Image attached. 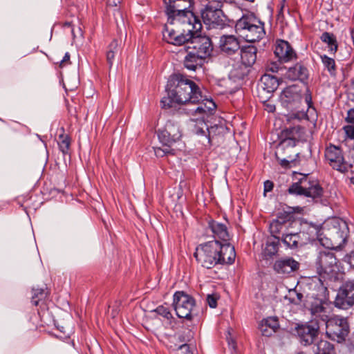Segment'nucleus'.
<instances>
[{
  "instance_id": "nucleus-1",
  "label": "nucleus",
  "mask_w": 354,
  "mask_h": 354,
  "mask_svg": "<svg viewBox=\"0 0 354 354\" xmlns=\"http://www.w3.org/2000/svg\"><path fill=\"white\" fill-rule=\"evenodd\" d=\"M190 32L186 28H178L174 27L167 28L165 40L173 45L184 46L185 50H191L205 59L211 55L213 50V45L209 37L197 35L198 30L191 27Z\"/></svg>"
},
{
  "instance_id": "nucleus-2",
  "label": "nucleus",
  "mask_w": 354,
  "mask_h": 354,
  "mask_svg": "<svg viewBox=\"0 0 354 354\" xmlns=\"http://www.w3.org/2000/svg\"><path fill=\"white\" fill-rule=\"evenodd\" d=\"M197 262L202 267L211 269L218 265L234 263L236 252L230 243H222L214 240L199 245L194 254Z\"/></svg>"
},
{
  "instance_id": "nucleus-3",
  "label": "nucleus",
  "mask_w": 354,
  "mask_h": 354,
  "mask_svg": "<svg viewBox=\"0 0 354 354\" xmlns=\"http://www.w3.org/2000/svg\"><path fill=\"white\" fill-rule=\"evenodd\" d=\"M166 13L168 17L167 23L165 25L162 31L163 38L166 36L167 28L174 27L178 28H186L187 31H192L191 27L196 30H200L202 24L198 16L189 10L191 6L190 0H165Z\"/></svg>"
},
{
  "instance_id": "nucleus-4",
  "label": "nucleus",
  "mask_w": 354,
  "mask_h": 354,
  "mask_svg": "<svg viewBox=\"0 0 354 354\" xmlns=\"http://www.w3.org/2000/svg\"><path fill=\"white\" fill-rule=\"evenodd\" d=\"M168 85L172 88L170 95L176 104H196L202 100L203 95L198 86L181 75H171L168 80Z\"/></svg>"
},
{
  "instance_id": "nucleus-5",
  "label": "nucleus",
  "mask_w": 354,
  "mask_h": 354,
  "mask_svg": "<svg viewBox=\"0 0 354 354\" xmlns=\"http://www.w3.org/2000/svg\"><path fill=\"white\" fill-rule=\"evenodd\" d=\"M235 30L240 37L250 43L259 41L266 35L264 23L253 14L243 15L237 20Z\"/></svg>"
},
{
  "instance_id": "nucleus-6",
  "label": "nucleus",
  "mask_w": 354,
  "mask_h": 354,
  "mask_svg": "<svg viewBox=\"0 0 354 354\" xmlns=\"http://www.w3.org/2000/svg\"><path fill=\"white\" fill-rule=\"evenodd\" d=\"M321 230L319 225L305 223L299 232L286 233L283 235L281 241L291 249L301 248L316 239L321 241Z\"/></svg>"
},
{
  "instance_id": "nucleus-7",
  "label": "nucleus",
  "mask_w": 354,
  "mask_h": 354,
  "mask_svg": "<svg viewBox=\"0 0 354 354\" xmlns=\"http://www.w3.org/2000/svg\"><path fill=\"white\" fill-rule=\"evenodd\" d=\"M182 133L178 124L169 120L162 129L158 131L159 141L162 147H153L155 155L157 157H163L167 155H174L175 149L173 145L180 140Z\"/></svg>"
},
{
  "instance_id": "nucleus-8",
  "label": "nucleus",
  "mask_w": 354,
  "mask_h": 354,
  "mask_svg": "<svg viewBox=\"0 0 354 354\" xmlns=\"http://www.w3.org/2000/svg\"><path fill=\"white\" fill-rule=\"evenodd\" d=\"M208 3L201 11V17L208 28H216L224 25L223 3L220 0H199Z\"/></svg>"
},
{
  "instance_id": "nucleus-9",
  "label": "nucleus",
  "mask_w": 354,
  "mask_h": 354,
  "mask_svg": "<svg viewBox=\"0 0 354 354\" xmlns=\"http://www.w3.org/2000/svg\"><path fill=\"white\" fill-rule=\"evenodd\" d=\"M326 335L332 341L339 344L345 342L350 333L349 324L346 318L335 315L325 324Z\"/></svg>"
},
{
  "instance_id": "nucleus-10",
  "label": "nucleus",
  "mask_w": 354,
  "mask_h": 354,
  "mask_svg": "<svg viewBox=\"0 0 354 354\" xmlns=\"http://www.w3.org/2000/svg\"><path fill=\"white\" fill-rule=\"evenodd\" d=\"M288 192L290 194L305 196L313 198H320L323 194V189L315 180H310L305 176L298 182L292 183Z\"/></svg>"
},
{
  "instance_id": "nucleus-11",
  "label": "nucleus",
  "mask_w": 354,
  "mask_h": 354,
  "mask_svg": "<svg viewBox=\"0 0 354 354\" xmlns=\"http://www.w3.org/2000/svg\"><path fill=\"white\" fill-rule=\"evenodd\" d=\"M173 304L176 315L180 318L192 320L195 307V299L183 291H178L174 295Z\"/></svg>"
},
{
  "instance_id": "nucleus-12",
  "label": "nucleus",
  "mask_w": 354,
  "mask_h": 354,
  "mask_svg": "<svg viewBox=\"0 0 354 354\" xmlns=\"http://www.w3.org/2000/svg\"><path fill=\"white\" fill-rule=\"evenodd\" d=\"M333 304L342 310H348L354 306V279L344 282L339 288Z\"/></svg>"
},
{
  "instance_id": "nucleus-13",
  "label": "nucleus",
  "mask_w": 354,
  "mask_h": 354,
  "mask_svg": "<svg viewBox=\"0 0 354 354\" xmlns=\"http://www.w3.org/2000/svg\"><path fill=\"white\" fill-rule=\"evenodd\" d=\"M320 326L318 322L310 321L306 324H299L295 327L296 334L301 344L308 346L314 342L318 336Z\"/></svg>"
},
{
  "instance_id": "nucleus-14",
  "label": "nucleus",
  "mask_w": 354,
  "mask_h": 354,
  "mask_svg": "<svg viewBox=\"0 0 354 354\" xmlns=\"http://www.w3.org/2000/svg\"><path fill=\"white\" fill-rule=\"evenodd\" d=\"M325 157L330 165L342 173L348 171L351 165L344 161L342 150L339 147L330 145L325 151Z\"/></svg>"
},
{
  "instance_id": "nucleus-15",
  "label": "nucleus",
  "mask_w": 354,
  "mask_h": 354,
  "mask_svg": "<svg viewBox=\"0 0 354 354\" xmlns=\"http://www.w3.org/2000/svg\"><path fill=\"white\" fill-rule=\"evenodd\" d=\"M337 259L333 252L328 250L319 252L315 261V268L317 274L324 278L333 271V267L336 265Z\"/></svg>"
},
{
  "instance_id": "nucleus-16",
  "label": "nucleus",
  "mask_w": 354,
  "mask_h": 354,
  "mask_svg": "<svg viewBox=\"0 0 354 354\" xmlns=\"http://www.w3.org/2000/svg\"><path fill=\"white\" fill-rule=\"evenodd\" d=\"M257 48L253 45H248L241 48L240 55L242 64L244 66L241 72H235L238 79H243L257 60Z\"/></svg>"
},
{
  "instance_id": "nucleus-17",
  "label": "nucleus",
  "mask_w": 354,
  "mask_h": 354,
  "mask_svg": "<svg viewBox=\"0 0 354 354\" xmlns=\"http://www.w3.org/2000/svg\"><path fill=\"white\" fill-rule=\"evenodd\" d=\"M274 55L280 62H288L296 60L297 55L291 45L285 40H277L274 50Z\"/></svg>"
},
{
  "instance_id": "nucleus-18",
  "label": "nucleus",
  "mask_w": 354,
  "mask_h": 354,
  "mask_svg": "<svg viewBox=\"0 0 354 354\" xmlns=\"http://www.w3.org/2000/svg\"><path fill=\"white\" fill-rule=\"evenodd\" d=\"M293 218V214L290 212H279L277 214V218L273 220L270 224V231L273 237H278L283 229L288 227V224Z\"/></svg>"
},
{
  "instance_id": "nucleus-19",
  "label": "nucleus",
  "mask_w": 354,
  "mask_h": 354,
  "mask_svg": "<svg viewBox=\"0 0 354 354\" xmlns=\"http://www.w3.org/2000/svg\"><path fill=\"white\" fill-rule=\"evenodd\" d=\"M299 263L292 257H285L277 259L274 265V270L279 274H288L298 270Z\"/></svg>"
},
{
  "instance_id": "nucleus-20",
  "label": "nucleus",
  "mask_w": 354,
  "mask_h": 354,
  "mask_svg": "<svg viewBox=\"0 0 354 354\" xmlns=\"http://www.w3.org/2000/svg\"><path fill=\"white\" fill-rule=\"evenodd\" d=\"M219 48L222 53L232 55L241 49L239 39L232 35H225L220 37Z\"/></svg>"
},
{
  "instance_id": "nucleus-21",
  "label": "nucleus",
  "mask_w": 354,
  "mask_h": 354,
  "mask_svg": "<svg viewBox=\"0 0 354 354\" xmlns=\"http://www.w3.org/2000/svg\"><path fill=\"white\" fill-rule=\"evenodd\" d=\"M286 77L292 81L299 80L301 82H305L309 78V71L303 62H297L294 66L288 68Z\"/></svg>"
},
{
  "instance_id": "nucleus-22",
  "label": "nucleus",
  "mask_w": 354,
  "mask_h": 354,
  "mask_svg": "<svg viewBox=\"0 0 354 354\" xmlns=\"http://www.w3.org/2000/svg\"><path fill=\"white\" fill-rule=\"evenodd\" d=\"M309 310L313 317L311 321L318 322L319 324L322 322L325 324L330 318L328 315L327 308L324 306L322 301L313 302Z\"/></svg>"
},
{
  "instance_id": "nucleus-23",
  "label": "nucleus",
  "mask_w": 354,
  "mask_h": 354,
  "mask_svg": "<svg viewBox=\"0 0 354 354\" xmlns=\"http://www.w3.org/2000/svg\"><path fill=\"white\" fill-rule=\"evenodd\" d=\"M302 100L301 94L298 92L296 86H290L283 91V103L288 109L299 107Z\"/></svg>"
},
{
  "instance_id": "nucleus-24",
  "label": "nucleus",
  "mask_w": 354,
  "mask_h": 354,
  "mask_svg": "<svg viewBox=\"0 0 354 354\" xmlns=\"http://www.w3.org/2000/svg\"><path fill=\"white\" fill-rule=\"evenodd\" d=\"M208 226L215 239H221L224 242L223 243H228L227 241L230 240V234L227 227L225 224L216 221H210Z\"/></svg>"
},
{
  "instance_id": "nucleus-25",
  "label": "nucleus",
  "mask_w": 354,
  "mask_h": 354,
  "mask_svg": "<svg viewBox=\"0 0 354 354\" xmlns=\"http://www.w3.org/2000/svg\"><path fill=\"white\" fill-rule=\"evenodd\" d=\"M185 52L187 55L184 59V66L186 68L195 71L198 67H201L204 57L191 50H185Z\"/></svg>"
},
{
  "instance_id": "nucleus-26",
  "label": "nucleus",
  "mask_w": 354,
  "mask_h": 354,
  "mask_svg": "<svg viewBox=\"0 0 354 354\" xmlns=\"http://www.w3.org/2000/svg\"><path fill=\"white\" fill-rule=\"evenodd\" d=\"M314 354H335L334 345L325 339H320L313 346Z\"/></svg>"
},
{
  "instance_id": "nucleus-27",
  "label": "nucleus",
  "mask_w": 354,
  "mask_h": 354,
  "mask_svg": "<svg viewBox=\"0 0 354 354\" xmlns=\"http://www.w3.org/2000/svg\"><path fill=\"white\" fill-rule=\"evenodd\" d=\"M278 86V80L274 75L266 73L261 78V88L269 93L274 92Z\"/></svg>"
},
{
  "instance_id": "nucleus-28",
  "label": "nucleus",
  "mask_w": 354,
  "mask_h": 354,
  "mask_svg": "<svg viewBox=\"0 0 354 354\" xmlns=\"http://www.w3.org/2000/svg\"><path fill=\"white\" fill-rule=\"evenodd\" d=\"M280 239L279 237H273L266 241L263 254L265 259H268L275 256L279 250Z\"/></svg>"
},
{
  "instance_id": "nucleus-29",
  "label": "nucleus",
  "mask_w": 354,
  "mask_h": 354,
  "mask_svg": "<svg viewBox=\"0 0 354 354\" xmlns=\"http://www.w3.org/2000/svg\"><path fill=\"white\" fill-rule=\"evenodd\" d=\"M198 104H199L196 109L191 110L194 115H209L216 109V104L212 100H206L205 102Z\"/></svg>"
},
{
  "instance_id": "nucleus-30",
  "label": "nucleus",
  "mask_w": 354,
  "mask_h": 354,
  "mask_svg": "<svg viewBox=\"0 0 354 354\" xmlns=\"http://www.w3.org/2000/svg\"><path fill=\"white\" fill-rule=\"evenodd\" d=\"M322 42L327 44L328 52L335 54L338 49V44L335 35L333 33L324 32L320 37Z\"/></svg>"
},
{
  "instance_id": "nucleus-31",
  "label": "nucleus",
  "mask_w": 354,
  "mask_h": 354,
  "mask_svg": "<svg viewBox=\"0 0 354 354\" xmlns=\"http://www.w3.org/2000/svg\"><path fill=\"white\" fill-rule=\"evenodd\" d=\"M305 102L308 106L307 120L315 121L317 119V114L315 108L313 106L312 94L308 88H306L304 93Z\"/></svg>"
},
{
  "instance_id": "nucleus-32",
  "label": "nucleus",
  "mask_w": 354,
  "mask_h": 354,
  "mask_svg": "<svg viewBox=\"0 0 354 354\" xmlns=\"http://www.w3.org/2000/svg\"><path fill=\"white\" fill-rule=\"evenodd\" d=\"M320 59L324 69L326 70L331 76L335 77L337 75V66L335 59L326 55H321Z\"/></svg>"
},
{
  "instance_id": "nucleus-33",
  "label": "nucleus",
  "mask_w": 354,
  "mask_h": 354,
  "mask_svg": "<svg viewBox=\"0 0 354 354\" xmlns=\"http://www.w3.org/2000/svg\"><path fill=\"white\" fill-rule=\"evenodd\" d=\"M304 133V128L300 126H294L292 127L287 128L283 131V136L284 137L291 138L298 141Z\"/></svg>"
},
{
  "instance_id": "nucleus-34",
  "label": "nucleus",
  "mask_w": 354,
  "mask_h": 354,
  "mask_svg": "<svg viewBox=\"0 0 354 354\" xmlns=\"http://www.w3.org/2000/svg\"><path fill=\"white\" fill-rule=\"evenodd\" d=\"M48 291L44 288H33L32 290L31 302L33 305L37 306L39 301L46 299Z\"/></svg>"
},
{
  "instance_id": "nucleus-35",
  "label": "nucleus",
  "mask_w": 354,
  "mask_h": 354,
  "mask_svg": "<svg viewBox=\"0 0 354 354\" xmlns=\"http://www.w3.org/2000/svg\"><path fill=\"white\" fill-rule=\"evenodd\" d=\"M118 41L115 39L113 40L109 46V50L106 53V60L110 68L113 66V59L115 55L118 53Z\"/></svg>"
},
{
  "instance_id": "nucleus-36",
  "label": "nucleus",
  "mask_w": 354,
  "mask_h": 354,
  "mask_svg": "<svg viewBox=\"0 0 354 354\" xmlns=\"http://www.w3.org/2000/svg\"><path fill=\"white\" fill-rule=\"evenodd\" d=\"M58 145L59 149L64 154H66L68 152L70 147V138L68 135L62 133L59 136Z\"/></svg>"
},
{
  "instance_id": "nucleus-37",
  "label": "nucleus",
  "mask_w": 354,
  "mask_h": 354,
  "mask_svg": "<svg viewBox=\"0 0 354 354\" xmlns=\"http://www.w3.org/2000/svg\"><path fill=\"white\" fill-rule=\"evenodd\" d=\"M166 91H167V97H164L161 101L160 104L162 105V108H170L172 107L173 103H176V100L173 99L174 97H171L170 95V93L172 92V88L171 86H169L168 84L166 86Z\"/></svg>"
},
{
  "instance_id": "nucleus-38",
  "label": "nucleus",
  "mask_w": 354,
  "mask_h": 354,
  "mask_svg": "<svg viewBox=\"0 0 354 354\" xmlns=\"http://www.w3.org/2000/svg\"><path fill=\"white\" fill-rule=\"evenodd\" d=\"M155 311L157 313V314L162 316L163 317H165L167 319H170L171 318H172V315H171L170 310H169V308L167 307H165L163 306H160L156 308Z\"/></svg>"
},
{
  "instance_id": "nucleus-39",
  "label": "nucleus",
  "mask_w": 354,
  "mask_h": 354,
  "mask_svg": "<svg viewBox=\"0 0 354 354\" xmlns=\"http://www.w3.org/2000/svg\"><path fill=\"white\" fill-rule=\"evenodd\" d=\"M290 302L295 304H299L303 299V295L297 292L296 290H292L289 292Z\"/></svg>"
},
{
  "instance_id": "nucleus-40",
  "label": "nucleus",
  "mask_w": 354,
  "mask_h": 354,
  "mask_svg": "<svg viewBox=\"0 0 354 354\" xmlns=\"http://www.w3.org/2000/svg\"><path fill=\"white\" fill-rule=\"evenodd\" d=\"M297 140L291 138H288V137H285L280 142L279 145L282 147H293L296 145V143H297Z\"/></svg>"
},
{
  "instance_id": "nucleus-41",
  "label": "nucleus",
  "mask_w": 354,
  "mask_h": 354,
  "mask_svg": "<svg viewBox=\"0 0 354 354\" xmlns=\"http://www.w3.org/2000/svg\"><path fill=\"white\" fill-rule=\"evenodd\" d=\"M280 69L279 64L277 62H272L268 63L266 66V71L271 73H277Z\"/></svg>"
},
{
  "instance_id": "nucleus-42",
  "label": "nucleus",
  "mask_w": 354,
  "mask_h": 354,
  "mask_svg": "<svg viewBox=\"0 0 354 354\" xmlns=\"http://www.w3.org/2000/svg\"><path fill=\"white\" fill-rule=\"evenodd\" d=\"M344 130L347 137L354 139V124H349L344 127Z\"/></svg>"
},
{
  "instance_id": "nucleus-43",
  "label": "nucleus",
  "mask_w": 354,
  "mask_h": 354,
  "mask_svg": "<svg viewBox=\"0 0 354 354\" xmlns=\"http://www.w3.org/2000/svg\"><path fill=\"white\" fill-rule=\"evenodd\" d=\"M207 302L209 307L214 308L217 306V297L214 295H208L207 296Z\"/></svg>"
},
{
  "instance_id": "nucleus-44",
  "label": "nucleus",
  "mask_w": 354,
  "mask_h": 354,
  "mask_svg": "<svg viewBox=\"0 0 354 354\" xmlns=\"http://www.w3.org/2000/svg\"><path fill=\"white\" fill-rule=\"evenodd\" d=\"M178 354H192L189 346L187 344L180 345L178 347Z\"/></svg>"
},
{
  "instance_id": "nucleus-45",
  "label": "nucleus",
  "mask_w": 354,
  "mask_h": 354,
  "mask_svg": "<svg viewBox=\"0 0 354 354\" xmlns=\"http://www.w3.org/2000/svg\"><path fill=\"white\" fill-rule=\"evenodd\" d=\"M121 2L122 0H107V6L109 8H114V10L119 13L120 12L118 6L121 3Z\"/></svg>"
},
{
  "instance_id": "nucleus-46",
  "label": "nucleus",
  "mask_w": 354,
  "mask_h": 354,
  "mask_svg": "<svg viewBox=\"0 0 354 354\" xmlns=\"http://www.w3.org/2000/svg\"><path fill=\"white\" fill-rule=\"evenodd\" d=\"M292 117L299 120H301L304 119L307 120L308 115L306 111H298L297 113H292Z\"/></svg>"
},
{
  "instance_id": "nucleus-47",
  "label": "nucleus",
  "mask_w": 354,
  "mask_h": 354,
  "mask_svg": "<svg viewBox=\"0 0 354 354\" xmlns=\"http://www.w3.org/2000/svg\"><path fill=\"white\" fill-rule=\"evenodd\" d=\"M266 322H268V321H266ZM274 327V326H272L270 330H268L267 328V323H266V325H262L261 327V331L262 333V335H265V336L271 335L272 332H274V329H273Z\"/></svg>"
},
{
  "instance_id": "nucleus-48",
  "label": "nucleus",
  "mask_w": 354,
  "mask_h": 354,
  "mask_svg": "<svg viewBox=\"0 0 354 354\" xmlns=\"http://www.w3.org/2000/svg\"><path fill=\"white\" fill-rule=\"evenodd\" d=\"M346 120L349 124H354V109H352L348 111Z\"/></svg>"
},
{
  "instance_id": "nucleus-49",
  "label": "nucleus",
  "mask_w": 354,
  "mask_h": 354,
  "mask_svg": "<svg viewBox=\"0 0 354 354\" xmlns=\"http://www.w3.org/2000/svg\"><path fill=\"white\" fill-rule=\"evenodd\" d=\"M70 62V54L68 53H66L63 59L60 61L59 66L63 67L66 65V63Z\"/></svg>"
},
{
  "instance_id": "nucleus-50",
  "label": "nucleus",
  "mask_w": 354,
  "mask_h": 354,
  "mask_svg": "<svg viewBox=\"0 0 354 354\" xmlns=\"http://www.w3.org/2000/svg\"><path fill=\"white\" fill-rule=\"evenodd\" d=\"M273 189V183L270 180H266L264 183V192H268L272 191Z\"/></svg>"
},
{
  "instance_id": "nucleus-51",
  "label": "nucleus",
  "mask_w": 354,
  "mask_h": 354,
  "mask_svg": "<svg viewBox=\"0 0 354 354\" xmlns=\"http://www.w3.org/2000/svg\"><path fill=\"white\" fill-rule=\"evenodd\" d=\"M227 342H228L229 347L232 350L235 351L236 350V346L235 342L231 337H227Z\"/></svg>"
},
{
  "instance_id": "nucleus-52",
  "label": "nucleus",
  "mask_w": 354,
  "mask_h": 354,
  "mask_svg": "<svg viewBox=\"0 0 354 354\" xmlns=\"http://www.w3.org/2000/svg\"><path fill=\"white\" fill-rule=\"evenodd\" d=\"M243 67H244V66L242 64V63L240 65H239L238 66H234L232 71V73L233 74V75L234 77H236L237 78V77L235 74V72H236L235 71H236V72H241V70L243 68Z\"/></svg>"
},
{
  "instance_id": "nucleus-53",
  "label": "nucleus",
  "mask_w": 354,
  "mask_h": 354,
  "mask_svg": "<svg viewBox=\"0 0 354 354\" xmlns=\"http://www.w3.org/2000/svg\"><path fill=\"white\" fill-rule=\"evenodd\" d=\"M266 110L270 113L274 112L275 111V106L272 104H266Z\"/></svg>"
},
{
  "instance_id": "nucleus-54",
  "label": "nucleus",
  "mask_w": 354,
  "mask_h": 354,
  "mask_svg": "<svg viewBox=\"0 0 354 354\" xmlns=\"http://www.w3.org/2000/svg\"><path fill=\"white\" fill-rule=\"evenodd\" d=\"M196 133L198 135H205V131L202 128H196Z\"/></svg>"
},
{
  "instance_id": "nucleus-55",
  "label": "nucleus",
  "mask_w": 354,
  "mask_h": 354,
  "mask_svg": "<svg viewBox=\"0 0 354 354\" xmlns=\"http://www.w3.org/2000/svg\"><path fill=\"white\" fill-rule=\"evenodd\" d=\"M351 39H352V41H353V44L354 46V28H352L351 29Z\"/></svg>"
},
{
  "instance_id": "nucleus-56",
  "label": "nucleus",
  "mask_w": 354,
  "mask_h": 354,
  "mask_svg": "<svg viewBox=\"0 0 354 354\" xmlns=\"http://www.w3.org/2000/svg\"><path fill=\"white\" fill-rule=\"evenodd\" d=\"M288 163H289L288 160H283L281 162V165L285 166V165H287Z\"/></svg>"
},
{
  "instance_id": "nucleus-57",
  "label": "nucleus",
  "mask_w": 354,
  "mask_h": 354,
  "mask_svg": "<svg viewBox=\"0 0 354 354\" xmlns=\"http://www.w3.org/2000/svg\"><path fill=\"white\" fill-rule=\"evenodd\" d=\"M220 1L223 3V1H225L226 3H232L233 0H220Z\"/></svg>"
},
{
  "instance_id": "nucleus-58",
  "label": "nucleus",
  "mask_w": 354,
  "mask_h": 354,
  "mask_svg": "<svg viewBox=\"0 0 354 354\" xmlns=\"http://www.w3.org/2000/svg\"><path fill=\"white\" fill-rule=\"evenodd\" d=\"M214 129L213 127H211L210 129H209V128L207 127H206V129L208 131V135L209 136V134L211 133V131Z\"/></svg>"
},
{
  "instance_id": "nucleus-59",
  "label": "nucleus",
  "mask_w": 354,
  "mask_h": 354,
  "mask_svg": "<svg viewBox=\"0 0 354 354\" xmlns=\"http://www.w3.org/2000/svg\"><path fill=\"white\" fill-rule=\"evenodd\" d=\"M351 183L354 185V177L350 178Z\"/></svg>"
},
{
  "instance_id": "nucleus-60",
  "label": "nucleus",
  "mask_w": 354,
  "mask_h": 354,
  "mask_svg": "<svg viewBox=\"0 0 354 354\" xmlns=\"http://www.w3.org/2000/svg\"><path fill=\"white\" fill-rule=\"evenodd\" d=\"M353 82L354 83V80H353Z\"/></svg>"
},
{
  "instance_id": "nucleus-61",
  "label": "nucleus",
  "mask_w": 354,
  "mask_h": 354,
  "mask_svg": "<svg viewBox=\"0 0 354 354\" xmlns=\"http://www.w3.org/2000/svg\"><path fill=\"white\" fill-rule=\"evenodd\" d=\"M299 354H301V353H299Z\"/></svg>"
}]
</instances>
